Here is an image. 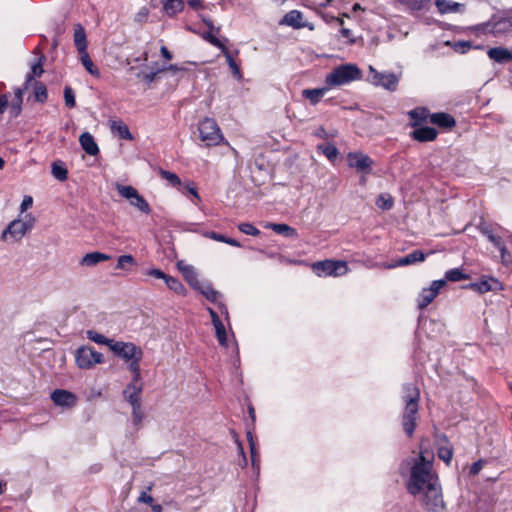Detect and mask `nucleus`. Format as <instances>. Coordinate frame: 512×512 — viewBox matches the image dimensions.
Returning a JSON list of instances; mask_svg holds the SVG:
<instances>
[{
    "label": "nucleus",
    "mask_w": 512,
    "mask_h": 512,
    "mask_svg": "<svg viewBox=\"0 0 512 512\" xmlns=\"http://www.w3.org/2000/svg\"><path fill=\"white\" fill-rule=\"evenodd\" d=\"M400 473L407 477V491L416 497L427 487L439 483V478L433 469V462L426 457L424 452L417 456H411L405 459L400 465Z\"/></svg>",
    "instance_id": "nucleus-1"
},
{
    "label": "nucleus",
    "mask_w": 512,
    "mask_h": 512,
    "mask_svg": "<svg viewBox=\"0 0 512 512\" xmlns=\"http://www.w3.org/2000/svg\"><path fill=\"white\" fill-rule=\"evenodd\" d=\"M419 398V390L414 384L408 383L403 386L405 408L402 416V426L408 437L413 435L416 428Z\"/></svg>",
    "instance_id": "nucleus-2"
},
{
    "label": "nucleus",
    "mask_w": 512,
    "mask_h": 512,
    "mask_svg": "<svg viewBox=\"0 0 512 512\" xmlns=\"http://www.w3.org/2000/svg\"><path fill=\"white\" fill-rule=\"evenodd\" d=\"M416 497H418L421 506L426 512L445 511L446 504L443 499L440 482L423 489Z\"/></svg>",
    "instance_id": "nucleus-3"
},
{
    "label": "nucleus",
    "mask_w": 512,
    "mask_h": 512,
    "mask_svg": "<svg viewBox=\"0 0 512 512\" xmlns=\"http://www.w3.org/2000/svg\"><path fill=\"white\" fill-rule=\"evenodd\" d=\"M360 77L361 72L356 65L345 64L336 67L329 74H327L325 82L330 87H336L360 79Z\"/></svg>",
    "instance_id": "nucleus-4"
},
{
    "label": "nucleus",
    "mask_w": 512,
    "mask_h": 512,
    "mask_svg": "<svg viewBox=\"0 0 512 512\" xmlns=\"http://www.w3.org/2000/svg\"><path fill=\"white\" fill-rule=\"evenodd\" d=\"M34 226V218L26 215L24 220L15 219L9 223L1 234V240L16 242L21 240Z\"/></svg>",
    "instance_id": "nucleus-5"
},
{
    "label": "nucleus",
    "mask_w": 512,
    "mask_h": 512,
    "mask_svg": "<svg viewBox=\"0 0 512 512\" xmlns=\"http://www.w3.org/2000/svg\"><path fill=\"white\" fill-rule=\"evenodd\" d=\"M198 130L200 139L207 146L218 145L224 139L218 124L212 118L203 119L198 125Z\"/></svg>",
    "instance_id": "nucleus-6"
},
{
    "label": "nucleus",
    "mask_w": 512,
    "mask_h": 512,
    "mask_svg": "<svg viewBox=\"0 0 512 512\" xmlns=\"http://www.w3.org/2000/svg\"><path fill=\"white\" fill-rule=\"evenodd\" d=\"M312 269L315 274L319 277H327V276H342L345 275L348 271V266L345 261L341 260H324L315 262L312 265Z\"/></svg>",
    "instance_id": "nucleus-7"
},
{
    "label": "nucleus",
    "mask_w": 512,
    "mask_h": 512,
    "mask_svg": "<svg viewBox=\"0 0 512 512\" xmlns=\"http://www.w3.org/2000/svg\"><path fill=\"white\" fill-rule=\"evenodd\" d=\"M368 81L375 86L395 91L399 83V76L392 72H378L374 67L369 66Z\"/></svg>",
    "instance_id": "nucleus-8"
},
{
    "label": "nucleus",
    "mask_w": 512,
    "mask_h": 512,
    "mask_svg": "<svg viewBox=\"0 0 512 512\" xmlns=\"http://www.w3.org/2000/svg\"><path fill=\"white\" fill-rule=\"evenodd\" d=\"M116 189L123 198L127 199L132 206L142 213L149 214L151 212L148 202L134 187L116 184Z\"/></svg>",
    "instance_id": "nucleus-9"
},
{
    "label": "nucleus",
    "mask_w": 512,
    "mask_h": 512,
    "mask_svg": "<svg viewBox=\"0 0 512 512\" xmlns=\"http://www.w3.org/2000/svg\"><path fill=\"white\" fill-rule=\"evenodd\" d=\"M76 363L81 369H90L103 362V355L92 347L82 346L76 351Z\"/></svg>",
    "instance_id": "nucleus-10"
},
{
    "label": "nucleus",
    "mask_w": 512,
    "mask_h": 512,
    "mask_svg": "<svg viewBox=\"0 0 512 512\" xmlns=\"http://www.w3.org/2000/svg\"><path fill=\"white\" fill-rule=\"evenodd\" d=\"M111 351L125 362L143 357V350L132 342L115 341Z\"/></svg>",
    "instance_id": "nucleus-11"
},
{
    "label": "nucleus",
    "mask_w": 512,
    "mask_h": 512,
    "mask_svg": "<svg viewBox=\"0 0 512 512\" xmlns=\"http://www.w3.org/2000/svg\"><path fill=\"white\" fill-rule=\"evenodd\" d=\"M446 286L445 280H434L429 287L423 288L417 298L419 309H425L437 297L440 290Z\"/></svg>",
    "instance_id": "nucleus-12"
},
{
    "label": "nucleus",
    "mask_w": 512,
    "mask_h": 512,
    "mask_svg": "<svg viewBox=\"0 0 512 512\" xmlns=\"http://www.w3.org/2000/svg\"><path fill=\"white\" fill-rule=\"evenodd\" d=\"M348 163L350 167L356 168L358 171L368 173L373 161L369 156L362 153H349Z\"/></svg>",
    "instance_id": "nucleus-13"
},
{
    "label": "nucleus",
    "mask_w": 512,
    "mask_h": 512,
    "mask_svg": "<svg viewBox=\"0 0 512 512\" xmlns=\"http://www.w3.org/2000/svg\"><path fill=\"white\" fill-rule=\"evenodd\" d=\"M280 24L287 25L295 29H301L305 27H308L310 30L313 29L312 25H309L303 20V14L298 10H291L288 12L280 21Z\"/></svg>",
    "instance_id": "nucleus-14"
},
{
    "label": "nucleus",
    "mask_w": 512,
    "mask_h": 512,
    "mask_svg": "<svg viewBox=\"0 0 512 512\" xmlns=\"http://www.w3.org/2000/svg\"><path fill=\"white\" fill-rule=\"evenodd\" d=\"M51 399L55 405L67 408L73 407L77 401V397L73 393L62 389L55 390L51 394Z\"/></svg>",
    "instance_id": "nucleus-15"
},
{
    "label": "nucleus",
    "mask_w": 512,
    "mask_h": 512,
    "mask_svg": "<svg viewBox=\"0 0 512 512\" xmlns=\"http://www.w3.org/2000/svg\"><path fill=\"white\" fill-rule=\"evenodd\" d=\"M176 265L191 287L194 289L200 288L201 281L198 279V274L193 266L185 263L183 260L178 261Z\"/></svg>",
    "instance_id": "nucleus-16"
},
{
    "label": "nucleus",
    "mask_w": 512,
    "mask_h": 512,
    "mask_svg": "<svg viewBox=\"0 0 512 512\" xmlns=\"http://www.w3.org/2000/svg\"><path fill=\"white\" fill-rule=\"evenodd\" d=\"M425 257L426 255L421 250H415L394 263L384 264L383 267L386 269H392L398 266H408L418 262H423Z\"/></svg>",
    "instance_id": "nucleus-17"
},
{
    "label": "nucleus",
    "mask_w": 512,
    "mask_h": 512,
    "mask_svg": "<svg viewBox=\"0 0 512 512\" xmlns=\"http://www.w3.org/2000/svg\"><path fill=\"white\" fill-rule=\"evenodd\" d=\"M82 149L90 156H96L99 153V147L93 136L89 132H84L79 137Z\"/></svg>",
    "instance_id": "nucleus-18"
},
{
    "label": "nucleus",
    "mask_w": 512,
    "mask_h": 512,
    "mask_svg": "<svg viewBox=\"0 0 512 512\" xmlns=\"http://www.w3.org/2000/svg\"><path fill=\"white\" fill-rule=\"evenodd\" d=\"M142 391V387L138 382H134L132 380L131 383L127 385L125 390L123 391L124 397L130 403V405L140 404V394Z\"/></svg>",
    "instance_id": "nucleus-19"
},
{
    "label": "nucleus",
    "mask_w": 512,
    "mask_h": 512,
    "mask_svg": "<svg viewBox=\"0 0 512 512\" xmlns=\"http://www.w3.org/2000/svg\"><path fill=\"white\" fill-rule=\"evenodd\" d=\"M73 39H74V44L79 53L87 51L88 42H87L86 32H85L84 27L80 23H77L74 25Z\"/></svg>",
    "instance_id": "nucleus-20"
},
{
    "label": "nucleus",
    "mask_w": 512,
    "mask_h": 512,
    "mask_svg": "<svg viewBox=\"0 0 512 512\" xmlns=\"http://www.w3.org/2000/svg\"><path fill=\"white\" fill-rule=\"evenodd\" d=\"M435 5L441 14L461 13L464 11V5L449 0H436Z\"/></svg>",
    "instance_id": "nucleus-21"
},
{
    "label": "nucleus",
    "mask_w": 512,
    "mask_h": 512,
    "mask_svg": "<svg viewBox=\"0 0 512 512\" xmlns=\"http://www.w3.org/2000/svg\"><path fill=\"white\" fill-rule=\"evenodd\" d=\"M490 59L498 63H504L512 61V52L506 48L495 47L490 48L487 52Z\"/></svg>",
    "instance_id": "nucleus-22"
},
{
    "label": "nucleus",
    "mask_w": 512,
    "mask_h": 512,
    "mask_svg": "<svg viewBox=\"0 0 512 512\" xmlns=\"http://www.w3.org/2000/svg\"><path fill=\"white\" fill-rule=\"evenodd\" d=\"M412 137L420 142L432 141L437 137V131L433 127H420L412 132Z\"/></svg>",
    "instance_id": "nucleus-23"
},
{
    "label": "nucleus",
    "mask_w": 512,
    "mask_h": 512,
    "mask_svg": "<svg viewBox=\"0 0 512 512\" xmlns=\"http://www.w3.org/2000/svg\"><path fill=\"white\" fill-rule=\"evenodd\" d=\"M430 122L443 128H451L455 125L454 118L447 113H434L430 115Z\"/></svg>",
    "instance_id": "nucleus-24"
},
{
    "label": "nucleus",
    "mask_w": 512,
    "mask_h": 512,
    "mask_svg": "<svg viewBox=\"0 0 512 512\" xmlns=\"http://www.w3.org/2000/svg\"><path fill=\"white\" fill-rule=\"evenodd\" d=\"M500 287V282L494 278L483 279L478 283L471 284V288L480 293L497 290Z\"/></svg>",
    "instance_id": "nucleus-25"
},
{
    "label": "nucleus",
    "mask_w": 512,
    "mask_h": 512,
    "mask_svg": "<svg viewBox=\"0 0 512 512\" xmlns=\"http://www.w3.org/2000/svg\"><path fill=\"white\" fill-rule=\"evenodd\" d=\"M110 259V256L101 252H91L87 253L82 259H81V265L83 266H94L100 262L107 261Z\"/></svg>",
    "instance_id": "nucleus-26"
},
{
    "label": "nucleus",
    "mask_w": 512,
    "mask_h": 512,
    "mask_svg": "<svg viewBox=\"0 0 512 512\" xmlns=\"http://www.w3.org/2000/svg\"><path fill=\"white\" fill-rule=\"evenodd\" d=\"M265 227L272 229L275 233L284 235L287 238L297 237L296 230L294 228L288 226L287 224L268 223Z\"/></svg>",
    "instance_id": "nucleus-27"
},
{
    "label": "nucleus",
    "mask_w": 512,
    "mask_h": 512,
    "mask_svg": "<svg viewBox=\"0 0 512 512\" xmlns=\"http://www.w3.org/2000/svg\"><path fill=\"white\" fill-rule=\"evenodd\" d=\"M327 92V88L304 89L302 91L303 97L309 100L312 105L320 102L322 97Z\"/></svg>",
    "instance_id": "nucleus-28"
},
{
    "label": "nucleus",
    "mask_w": 512,
    "mask_h": 512,
    "mask_svg": "<svg viewBox=\"0 0 512 512\" xmlns=\"http://www.w3.org/2000/svg\"><path fill=\"white\" fill-rule=\"evenodd\" d=\"M44 59H45V57H44V55H42L38 59L37 62L32 64L31 71L27 75V78H26L25 89H28V87L31 84V82L33 81L34 77H40L43 74L44 70H43V67H42V62L44 61Z\"/></svg>",
    "instance_id": "nucleus-29"
},
{
    "label": "nucleus",
    "mask_w": 512,
    "mask_h": 512,
    "mask_svg": "<svg viewBox=\"0 0 512 512\" xmlns=\"http://www.w3.org/2000/svg\"><path fill=\"white\" fill-rule=\"evenodd\" d=\"M184 8L183 0H163V9L169 16H174Z\"/></svg>",
    "instance_id": "nucleus-30"
},
{
    "label": "nucleus",
    "mask_w": 512,
    "mask_h": 512,
    "mask_svg": "<svg viewBox=\"0 0 512 512\" xmlns=\"http://www.w3.org/2000/svg\"><path fill=\"white\" fill-rule=\"evenodd\" d=\"M86 335H87V338L90 340V341H93L97 344H100V345H106L108 346L110 349L112 348L115 340L113 339H109L107 337H105L104 335L94 331V330H88L86 332Z\"/></svg>",
    "instance_id": "nucleus-31"
},
{
    "label": "nucleus",
    "mask_w": 512,
    "mask_h": 512,
    "mask_svg": "<svg viewBox=\"0 0 512 512\" xmlns=\"http://www.w3.org/2000/svg\"><path fill=\"white\" fill-rule=\"evenodd\" d=\"M80 61L82 65L85 67L86 71L92 76L99 77L100 73L98 68L94 65L87 51L81 52Z\"/></svg>",
    "instance_id": "nucleus-32"
},
{
    "label": "nucleus",
    "mask_w": 512,
    "mask_h": 512,
    "mask_svg": "<svg viewBox=\"0 0 512 512\" xmlns=\"http://www.w3.org/2000/svg\"><path fill=\"white\" fill-rule=\"evenodd\" d=\"M111 129L114 133H117L121 139H133V136L130 133L128 126L121 121H114L111 125Z\"/></svg>",
    "instance_id": "nucleus-33"
},
{
    "label": "nucleus",
    "mask_w": 512,
    "mask_h": 512,
    "mask_svg": "<svg viewBox=\"0 0 512 512\" xmlns=\"http://www.w3.org/2000/svg\"><path fill=\"white\" fill-rule=\"evenodd\" d=\"M202 295L206 297L207 300L211 302H217L220 297V293L213 289V287L209 283H200V288H196Z\"/></svg>",
    "instance_id": "nucleus-34"
},
{
    "label": "nucleus",
    "mask_w": 512,
    "mask_h": 512,
    "mask_svg": "<svg viewBox=\"0 0 512 512\" xmlns=\"http://www.w3.org/2000/svg\"><path fill=\"white\" fill-rule=\"evenodd\" d=\"M52 175L59 181H65L68 176V170L62 162L56 161L52 164Z\"/></svg>",
    "instance_id": "nucleus-35"
},
{
    "label": "nucleus",
    "mask_w": 512,
    "mask_h": 512,
    "mask_svg": "<svg viewBox=\"0 0 512 512\" xmlns=\"http://www.w3.org/2000/svg\"><path fill=\"white\" fill-rule=\"evenodd\" d=\"M468 278V275L463 272L460 268H453L445 273V278L443 280L451 281V282H458L461 280H465Z\"/></svg>",
    "instance_id": "nucleus-36"
},
{
    "label": "nucleus",
    "mask_w": 512,
    "mask_h": 512,
    "mask_svg": "<svg viewBox=\"0 0 512 512\" xmlns=\"http://www.w3.org/2000/svg\"><path fill=\"white\" fill-rule=\"evenodd\" d=\"M165 283L168 286V288L170 290L174 291L175 293H177L179 295L186 294V289H185L184 285L177 278H174V277L168 275L165 280Z\"/></svg>",
    "instance_id": "nucleus-37"
},
{
    "label": "nucleus",
    "mask_w": 512,
    "mask_h": 512,
    "mask_svg": "<svg viewBox=\"0 0 512 512\" xmlns=\"http://www.w3.org/2000/svg\"><path fill=\"white\" fill-rule=\"evenodd\" d=\"M222 52L227 60V63L232 71L233 76L240 80L242 78V74L240 72L239 66L233 60L230 52L226 49V47L222 49Z\"/></svg>",
    "instance_id": "nucleus-38"
},
{
    "label": "nucleus",
    "mask_w": 512,
    "mask_h": 512,
    "mask_svg": "<svg viewBox=\"0 0 512 512\" xmlns=\"http://www.w3.org/2000/svg\"><path fill=\"white\" fill-rule=\"evenodd\" d=\"M216 332L217 339L221 346L227 347L228 341H227V335H226V329L222 321L213 324Z\"/></svg>",
    "instance_id": "nucleus-39"
},
{
    "label": "nucleus",
    "mask_w": 512,
    "mask_h": 512,
    "mask_svg": "<svg viewBox=\"0 0 512 512\" xmlns=\"http://www.w3.org/2000/svg\"><path fill=\"white\" fill-rule=\"evenodd\" d=\"M142 360V357H137V358H134L133 360H130L128 361V368L129 370L131 371V373L133 374V379L134 382H139L140 381V361Z\"/></svg>",
    "instance_id": "nucleus-40"
},
{
    "label": "nucleus",
    "mask_w": 512,
    "mask_h": 512,
    "mask_svg": "<svg viewBox=\"0 0 512 512\" xmlns=\"http://www.w3.org/2000/svg\"><path fill=\"white\" fill-rule=\"evenodd\" d=\"M132 406V419L135 426H140L144 419V412L141 408V404H135Z\"/></svg>",
    "instance_id": "nucleus-41"
},
{
    "label": "nucleus",
    "mask_w": 512,
    "mask_h": 512,
    "mask_svg": "<svg viewBox=\"0 0 512 512\" xmlns=\"http://www.w3.org/2000/svg\"><path fill=\"white\" fill-rule=\"evenodd\" d=\"M34 88H35V99L39 102H44L46 99H47V89L45 87L44 84L40 83V82H35L34 83Z\"/></svg>",
    "instance_id": "nucleus-42"
},
{
    "label": "nucleus",
    "mask_w": 512,
    "mask_h": 512,
    "mask_svg": "<svg viewBox=\"0 0 512 512\" xmlns=\"http://www.w3.org/2000/svg\"><path fill=\"white\" fill-rule=\"evenodd\" d=\"M160 175L163 179L167 180L174 187H178L181 185V180L175 173L166 170H160Z\"/></svg>",
    "instance_id": "nucleus-43"
},
{
    "label": "nucleus",
    "mask_w": 512,
    "mask_h": 512,
    "mask_svg": "<svg viewBox=\"0 0 512 512\" xmlns=\"http://www.w3.org/2000/svg\"><path fill=\"white\" fill-rule=\"evenodd\" d=\"M319 149L322 150L323 154L329 159L334 160L338 155L337 148L332 144L320 145Z\"/></svg>",
    "instance_id": "nucleus-44"
},
{
    "label": "nucleus",
    "mask_w": 512,
    "mask_h": 512,
    "mask_svg": "<svg viewBox=\"0 0 512 512\" xmlns=\"http://www.w3.org/2000/svg\"><path fill=\"white\" fill-rule=\"evenodd\" d=\"M238 229L242 233L251 236H258L261 233L260 230L253 226L251 223H241L238 225Z\"/></svg>",
    "instance_id": "nucleus-45"
},
{
    "label": "nucleus",
    "mask_w": 512,
    "mask_h": 512,
    "mask_svg": "<svg viewBox=\"0 0 512 512\" xmlns=\"http://www.w3.org/2000/svg\"><path fill=\"white\" fill-rule=\"evenodd\" d=\"M453 453L452 448L448 446H441L438 448V457L444 461L446 464H449L452 459Z\"/></svg>",
    "instance_id": "nucleus-46"
},
{
    "label": "nucleus",
    "mask_w": 512,
    "mask_h": 512,
    "mask_svg": "<svg viewBox=\"0 0 512 512\" xmlns=\"http://www.w3.org/2000/svg\"><path fill=\"white\" fill-rule=\"evenodd\" d=\"M64 100L68 108H73L76 104L75 93L70 86H66L64 89Z\"/></svg>",
    "instance_id": "nucleus-47"
},
{
    "label": "nucleus",
    "mask_w": 512,
    "mask_h": 512,
    "mask_svg": "<svg viewBox=\"0 0 512 512\" xmlns=\"http://www.w3.org/2000/svg\"><path fill=\"white\" fill-rule=\"evenodd\" d=\"M202 37H203V39L208 41L210 44H212L213 46H215L221 50L223 48H225V46L222 44V42L212 33L211 30L204 32L202 34Z\"/></svg>",
    "instance_id": "nucleus-48"
},
{
    "label": "nucleus",
    "mask_w": 512,
    "mask_h": 512,
    "mask_svg": "<svg viewBox=\"0 0 512 512\" xmlns=\"http://www.w3.org/2000/svg\"><path fill=\"white\" fill-rule=\"evenodd\" d=\"M247 439H248L249 446H250V451H251L252 465L255 467L256 466V462H257L256 444H255V441L253 439V435H252V433L250 431L247 432Z\"/></svg>",
    "instance_id": "nucleus-49"
},
{
    "label": "nucleus",
    "mask_w": 512,
    "mask_h": 512,
    "mask_svg": "<svg viewBox=\"0 0 512 512\" xmlns=\"http://www.w3.org/2000/svg\"><path fill=\"white\" fill-rule=\"evenodd\" d=\"M409 116L411 119L422 121L427 117V110L424 108L413 109L409 112Z\"/></svg>",
    "instance_id": "nucleus-50"
},
{
    "label": "nucleus",
    "mask_w": 512,
    "mask_h": 512,
    "mask_svg": "<svg viewBox=\"0 0 512 512\" xmlns=\"http://www.w3.org/2000/svg\"><path fill=\"white\" fill-rule=\"evenodd\" d=\"M376 204L378 207L388 210L393 206V201L389 196L380 195L377 199Z\"/></svg>",
    "instance_id": "nucleus-51"
},
{
    "label": "nucleus",
    "mask_w": 512,
    "mask_h": 512,
    "mask_svg": "<svg viewBox=\"0 0 512 512\" xmlns=\"http://www.w3.org/2000/svg\"><path fill=\"white\" fill-rule=\"evenodd\" d=\"M135 259L132 255H122L117 260V269H124L126 264H134Z\"/></svg>",
    "instance_id": "nucleus-52"
},
{
    "label": "nucleus",
    "mask_w": 512,
    "mask_h": 512,
    "mask_svg": "<svg viewBox=\"0 0 512 512\" xmlns=\"http://www.w3.org/2000/svg\"><path fill=\"white\" fill-rule=\"evenodd\" d=\"M499 252H500V258H501V262L504 264V265H509L511 262H512V255L511 253L507 250L505 244L503 246L500 247L499 249Z\"/></svg>",
    "instance_id": "nucleus-53"
},
{
    "label": "nucleus",
    "mask_w": 512,
    "mask_h": 512,
    "mask_svg": "<svg viewBox=\"0 0 512 512\" xmlns=\"http://www.w3.org/2000/svg\"><path fill=\"white\" fill-rule=\"evenodd\" d=\"M149 16V10L147 7H142L135 15L134 21L137 23H144L147 21V18Z\"/></svg>",
    "instance_id": "nucleus-54"
},
{
    "label": "nucleus",
    "mask_w": 512,
    "mask_h": 512,
    "mask_svg": "<svg viewBox=\"0 0 512 512\" xmlns=\"http://www.w3.org/2000/svg\"><path fill=\"white\" fill-rule=\"evenodd\" d=\"M185 190L192 195L193 197V201L195 203V205H198V202L201 201V198L196 190V188L194 187L193 183H187L186 186H185Z\"/></svg>",
    "instance_id": "nucleus-55"
},
{
    "label": "nucleus",
    "mask_w": 512,
    "mask_h": 512,
    "mask_svg": "<svg viewBox=\"0 0 512 512\" xmlns=\"http://www.w3.org/2000/svg\"><path fill=\"white\" fill-rule=\"evenodd\" d=\"M337 21L339 22L340 26H343V24H344L343 19H337ZM340 33H341L342 37L348 39L349 43L355 42V40L352 38V31L350 29L342 27L340 30Z\"/></svg>",
    "instance_id": "nucleus-56"
},
{
    "label": "nucleus",
    "mask_w": 512,
    "mask_h": 512,
    "mask_svg": "<svg viewBox=\"0 0 512 512\" xmlns=\"http://www.w3.org/2000/svg\"><path fill=\"white\" fill-rule=\"evenodd\" d=\"M204 236L207 237V238L213 239L215 241H218V242H223L224 243V241H226V236L225 235L216 233L214 231L205 232Z\"/></svg>",
    "instance_id": "nucleus-57"
},
{
    "label": "nucleus",
    "mask_w": 512,
    "mask_h": 512,
    "mask_svg": "<svg viewBox=\"0 0 512 512\" xmlns=\"http://www.w3.org/2000/svg\"><path fill=\"white\" fill-rule=\"evenodd\" d=\"M33 204V198L31 196H24L22 203L20 205L21 212L29 209Z\"/></svg>",
    "instance_id": "nucleus-58"
},
{
    "label": "nucleus",
    "mask_w": 512,
    "mask_h": 512,
    "mask_svg": "<svg viewBox=\"0 0 512 512\" xmlns=\"http://www.w3.org/2000/svg\"><path fill=\"white\" fill-rule=\"evenodd\" d=\"M484 463L485 462L483 460H479V461L473 463V465L470 468V474H472V475L478 474L480 472V470L482 469Z\"/></svg>",
    "instance_id": "nucleus-59"
},
{
    "label": "nucleus",
    "mask_w": 512,
    "mask_h": 512,
    "mask_svg": "<svg viewBox=\"0 0 512 512\" xmlns=\"http://www.w3.org/2000/svg\"><path fill=\"white\" fill-rule=\"evenodd\" d=\"M498 250L501 246L504 245V242L502 241L501 237L496 235H490L488 239Z\"/></svg>",
    "instance_id": "nucleus-60"
},
{
    "label": "nucleus",
    "mask_w": 512,
    "mask_h": 512,
    "mask_svg": "<svg viewBox=\"0 0 512 512\" xmlns=\"http://www.w3.org/2000/svg\"><path fill=\"white\" fill-rule=\"evenodd\" d=\"M148 274L150 276H153L155 278H158V279H163L164 281L166 280L167 278V274H165L163 271L159 270V269H152L148 272Z\"/></svg>",
    "instance_id": "nucleus-61"
},
{
    "label": "nucleus",
    "mask_w": 512,
    "mask_h": 512,
    "mask_svg": "<svg viewBox=\"0 0 512 512\" xmlns=\"http://www.w3.org/2000/svg\"><path fill=\"white\" fill-rule=\"evenodd\" d=\"M187 3L192 9H195V10L204 8L203 0H188Z\"/></svg>",
    "instance_id": "nucleus-62"
},
{
    "label": "nucleus",
    "mask_w": 512,
    "mask_h": 512,
    "mask_svg": "<svg viewBox=\"0 0 512 512\" xmlns=\"http://www.w3.org/2000/svg\"><path fill=\"white\" fill-rule=\"evenodd\" d=\"M138 501L146 504H152L153 497L150 494H147L146 492H142L138 498Z\"/></svg>",
    "instance_id": "nucleus-63"
},
{
    "label": "nucleus",
    "mask_w": 512,
    "mask_h": 512,
    "mask_svg": "<svg viewBox=\"0 0 512 512\" xmlns=\"http://www.w3.org/2000/svg\"><path fill=\"white\" fill-rule=\"evenodd\" d=\"M203 22L209 28V30L214 31L216 34L220 32V27H215L211 19L203 18Z\"/></svg>",
    "instance_id": "nucleus-64"
}]
</instances>
